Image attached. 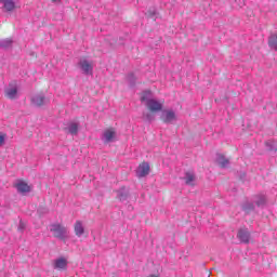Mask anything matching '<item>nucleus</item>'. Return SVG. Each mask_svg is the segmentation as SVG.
Wrapping results in <instances>:
<instances>
[{"instance_id":"obj_24","label":"nucleus","mask_w":277,"mask_h":277,"mask_svg":"<svg viewBox=\"0 0 277 277\" xmlns=\"http://www.w3.org/2000/svg\"><path fill=\"white\" fill-rule=\"evenodd\" d=\"M118 198H119L120 200H124V199L127 198V194H119V195H118Z\"/></svg>"},{"instance_id":"obj_3","label":"nucleus","mask_w":277,"mask_h":277,"mask_svg":"<svg viewBox=\"0 0 277 277\" xmlns=\"http://www.w3.org/2000/svg\"><path fill=\"white\" fill-rule=\"evenodd\" d=\"M101 140L104 144H111L118 140V134L114 128H108L102 133Z\"/></svg>"},{"instance_id":"obj_1","label":"nucleus","mask_w":277,"mask_h":277,"mask_svg":"<svg viewBox=\"0 0 277 277\" xmlns=\"http://www.w3.org/2000/svg\"><path fill=\"white\" fill-rule=\"evenodd\" d=\"M141 103L145 104V107L153 114H157L163 110V102L155 98L151 91H143L141 95Z\"/></svg>"},{"instance_id":"obj_10","label":"nucleus","mask_w":277,"mask_h":277,"mask_svg":"<svg viewBox=\"0 0 277 277\" xmlns=\"http://www.w3.org/2000/svg\"><path fill=\"white\" fill-rule=\"evenodd\" d=\"M53 267L58 272H64L68 267V260H66L65 258L56 259L54 260Z\"/></svg>"},{"instance_id":"obj_16","label":"nucleus","mask_w":277,"mask_h":277,"mask_svg":"<svg viewBox=\"0 0 277 277\" xmlns=\"http://www.w3.org/2000/svg\"><path fill=\"white\" fill-rule=\"evenodd\" d=\"M268 45L274 49V51H277V35H272L268 38Z\"/></svg>"},{"instance_id":"obj_13","label":"nucleus","mask_w":277,"mask_h":277,"mask_svg":"<svg viewBox=\"0 0 277 277\" xmlns=\"http://www.w3.org/2000/svg\"><path fill=\"white\" fill-rule=\"evenodd\" d=\"M237 237L242 243H250V232L248 229H240Z\"/></svg>"},{"instance_id":"obj_5","label":"nucleus","mask_w":277,"mask_h":277,"mask_svg":"<svg viewBox=\"0 0 277 277\" xmlns=\"http://www.w3.org/2000/svg\"><path fill=\"white\" fill-rule=\"evenodd\" d=\"M14 187L19 194H29V192H31V185H29V183L25 180H17L14 183Z\"/></svg>"},{"instance_id":"obj_12","label":"nucleus","mask_w":277,"mask_h":277,"mask_svg":"<svg viewBox=\"0 0 277 277\" xmlns=\"http://www.w3.org/2000/svg\"><path fill=\"white\" fill-rule=\"evenodd\" d=\"M74 233L76 237H83L85 234V227H83L82 221H76L74 224Z\"/></svg>"},{"instance_id":"obj_21","label":"nucleus","mask_w":277,"mask_h":277,"mask_svg":"<svg viewBox=\"0 0 277 277\" xmlns=\"http://www.w3.org/2000/svg\"><path fill=\"white\" fill-rule=\"evenodd\" d=\"M8 135L5 133H0V147L5 146V140Z\"/></svg>"},{"instance_id":"obj_25","label":"nucleus","mask_w":277,"mask_h":277,"mask_svg":"<svg viewBox=\"0 0 277 277\" xmlns=\"http://www.w3.org/2000/svg\"><path fill=\"white\" fill-rule=\"evenodd\" d=\"M258 207H261V205H265V200L256 201Z\"/></svg>"},{"instance_id":"obj_26","label":"nucleus","mask_w":277,"mask_h":277,"mask_svg":"<svg viewBox=\"0 0 277 277\" xmlns=\"http://www.w3.org/2000/svg\"><path fill=\"white\" fill-rule=\"evenodd\" d=\"M53 1V3H56V1H60V0H52Z\"/></svg>"},{"instance_id":"obj_23","label":"nucleus","mask_w":277,"mask_h":277,"mask_svg":"<svg viewBox=\"0 0 277 277\" xmlns=\"http://www.w3.org/2000/svg\"><path fill=\"white\" fill-rule=\"evenodd\" d=\"M128 80L130 81V83H134L135 82V76L133 74H130L128 76Z\"/></svg>"},{"instance_id":"obj_18","label":"nucleus","mask_w":277,"mask_h":277,"mask_svg":"<svg viewBox=\"0 0 277 277\" xmlns=\"http://www.w3.org/2000/svg\"><path fill=\"white\" fill-rule=\"evenodd\" d=\"M266 147L268 148V150H274V153H276L277 150V142L276 141H267L266 142Z\"/></svg>"},{"instance_id":"obj_11","label":"nucleus","mask_w":277,"mask_h":277,"mask_svg":"<svg viewBox=\"0 0 277 277\" xmlns=\"http://www.w3.org/2000/svg\"><path fill=\"white\" fill-rule=\"evenodd\" d=\"M0 5L4 12H12L16 8V2L14 0H0Z\"/></svg>"},{"instance_id":"obj_19","label":"nucleus","mask_w":277,"mask_h":277,"mask_svg":"<svg viewBox=\"0 0 277 277\" xmlns=\"http://www.w3.org/2000/svg\"><path fill=\"white\" fill-rule=\"evenodd\" d=\"M0 47L2 49H10V47H12V40L11 39H4V40L0 41Z\"/></svg>"},{"instance_id":"obj_8","label":"nucleus","mask_w":277,"mask_h":277,"mask_svg":"<svg viewBox=\"0 0 277 277\" xmlns=\"http://www.w3.org/2000/svg\"><path fill=\"white\" fill-rule=\"evenodd\" d=\"M50 230L57 239H64V235H66V227H64L62 224L52 225Z\"/></svg>"},{"instance_id":"obj_22","label":"nucleus","mask_w":277,"mask_h":277,"mask_svg":"<svg viewBox=\"0 0 277 277\" xmlns=\"http://www.w3.org/2000/svg\"><path fill=\"white\" fill-rule=\"evenodd\" d=\"M144 119L147 120V122H153V120H155V116H153V114L148 113V114L144 115Z\"/></svg>"},{"instance_id":"obj_7","label":"nucleus","mask_w":277,"mask_h":277,"mask_svg":"<svg viewBox=\"0 0 277 277\" xmlns=\"http://www.w3.org/2000/svg\"><path fill=\"white\" fill-rule=\"evenodd\" d=\"M214 162L216 163V166H219V168H230V159L226 158V156H224L223 154H216Z\"/></svg>"},{"instance_id":"obj_6","label":"nucleus","mask_w":277,"mask_h":277,"mask_svg":"<svg viewBox=\"0 0 277 277\" xmlns=\"http://www.w3.org/2000/svg\"><path fill=\"white\" fill-rule=\"evenodd\" d=\"M30 103L34 107H42L47 103V97L44 93H37L30 97Z\"/></svg>"},{"instance_id":"obj_15","label":"nucleus","mask_w":277,"mask_h":277,"mask_svg":"<svg viewBox=\"0 0 277 277\" xmlns=\"http://www.w3.org/2000/svg\"><path fill=\"white\" fill-rule=\"evenodd\" d=\"M67 130L70 135H77V133H79V123L70 122L67 127Z\"/></svg>"},{"instance_id":"obj_4","label":"nucleus","mask_w":277,"mask_h":277,"mask_svg":"<svg viewBox=\"0 0 277 277\" xmlns=\"http://www.w3.org/2000/svg\"><path fill=\"white\" fill-rule=\"evenodd\" d=\"M160 118L162 121L166 122V124H172V122H176V120H177L176 111H174L172 109L162 110Z\"/></svg>"},{"instance_id":"obj_2","label":"nucleus","mask_w":277,"mask_h":277,"mask_svg":"<svg viewBox=\"0 0 277 277\" xmlns=\"http://www.w3.org/2000/svg\"><path fill=\"white\" fill-rule=\"evenodd\" d=\"M78 68L82 75L93 76L94 75V63L88 58H82L78 62Z\"/></svg>"},{"instance_id":"obj_20","label":"nucleus","mask_w":277,"mask_h":277,"mask_svg":"<svg viewBox=\"0 0 277 277\" xmlns=\"http://www.w3.org/2000/svg\"><path fill=\"white\" fill-rule=\"evenodd\" d=\"M243 211H247V213H250V211H254V203H247L243 207Z\"/></svg>"},{"instance_id":"obj_14","label":"nucleus","mask_w":277,"mask_h":277,"mask_svg":"<svg viewBox=\"0 0 277 277\" xmlns=\"http://www.w3.org/2000/svg\"><path fill=\"white\" fill-rule=\"evenodd\" d=\"M150 173V163L142 162L137 169L136 174H149Z\"/></svg>"},{"instance_id":"obj_9","label":"nucleus","mask_w":277,"mask_h":277,"mask_svg":"<svg viewBox=\"0 0 277 277\" xmlns=\"http://www.w3.org/2000/svg\"><path fill=\"white\" fill-rule=\"evenodd\" d=\"M4 94L6 98H10L11 101H14V98H18V87H16L15 84L14 85L10 84L4 90Z\"/></svg>"},{"instance_id":"obj_17","label":"nucleus","mask_w":277,"mask_h":277,"mask_svg":"<svg viewBox=\"0 0 277 277\" xmlns=\"http://www.w3.org/2000/svg\"><path fill=\"white\" fill-rule=\"evenodd\" d=\"M185 183L186 185H196V175L194 174L186 175Z\"/></svg>"}]
</instances>
